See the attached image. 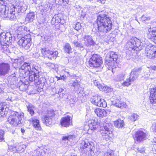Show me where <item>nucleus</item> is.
Returning <instances> with one entry per match:
<instances>
[{
	"mask_svg": "<svg viewBox=\"0 0 156 156\" xmlns=\"http://www.w3.org/2000/svg\"><path fill=\"white\" fill-rule=\"evenodd\" d=\"M41 53L42 54H45L47 57L50 59H55L58 55V52L57 51L53 52L46 48H42L41 49Z\"/></svg>",
	"mask_w": 156,
	"mask_h": 156,
	"instance_id": "obj_10",
	"label": "nucleus"
},
{
	"mask_svg": "<svg viewBox=\"0 0 156 156\" xmlns=\"http://www.w3.org/2000/svg\"><path fill=\"white\" fill-rule=\"evenodd\" d=\"M30 41L31 35L30 34H28L21 37L18 41V43L21 48H24L26 50H28L31 45Z\"/></svg>",
	"mask_w": 156,
	"mask_h": 156,
	"instance_id": "obj_5",
	"label": "nucleus"
},
{
	"mask_svg": "<svg viewBox=\"0 0 156 156\" xmlns=\"http://www.w3.org/2000/svg\"><path fill=\"white\" fill-rule=\"evenodd\" d=\"M51 23L52 25H56L57 24V22H56V19L55 17V16L52 19L51 21Z\"/></svg>",
	"mask_w": 156,
	"mask_h": 156,
	"instance_id": "obj_54",
	"label": "nucleus"
},
{
	"mask_svg": "<svg viewBox=\"0 0 156 156\" xmlns=\"http://www.w3.org/2000/svg\"><path fill=\"white\" fill-rule=\"evenodd\" d=\"M145 54L150 58H156V47L149 44L146 47Z\"/></svg>",
	"mask_w": 156,
	"mask_h": 156,
	"instance_id": "obj_7",
	"label": "nucleus"
},
{
	"mask_svg": "<svg viewBox=\"0 0 156 156\" xmlns=\"http://www.w3.org/2000/svg\"><path fill=\"white\" fill-rule=\"evenodd\" d=\"M72 88L75 91H78L80 87V85L77 80H76L73 81L72 83Z\"/></svg>",
	"mask_w": 156,
	"mask_h": 156,
	"instance_id": "obj_26",
	"label": "nucleus"
},
{
	"mask_svg": "<svg viewBox=\"0 0 156 156\" xmlns=\"http://www.w3.org/2000/svg\"><path fill=\"white\" fill-rule=\"evenodd\" d=\"M2 52L5 53L6 54L10 53V50L8 48V45H5L4 46Z\"/></svg>",
	"mask_w": 156,
	"mask_h": 156,
	"instance_id": "obj_48",
	"label": "nucleus"
},
{
	"mask_svg": "<svg viewBox=\"0 0 156 156\" xmlns=\"http://www.w3.org/2000/svg\"><path fill=\"white\" fill-rule=\"evenodd\" d=\"M15 12L13 10L10 9L9 11V13L7 15V18H9L11 20H14L16 18V16L15 15Z\"/></svg>",
	"mask_w": 156,
	"mask_h": 156,
	"instance_id": "obj_34",
	"label": "nucleus"
},
{
	"mask_svg": "<svg viewBox=\"0 0 156 156\" xmlns=\"http://www.w3.org/2000/svg\"><path fill=\"white\" fill-rule=\"evenodd\" d=\"M131 80L129 78L127 79L126 80L122 83V85L124 86H128L131 84V83L132 82L131 81Z\"/></svg>",
	"mask_w": 156,
	"mask_h": 156,
	"instance_id": "obj_44",
	"label": "nucleus"
},
{
	"mask_svg": "<svg viewBox=\"0 0 156 156\" xmlns=\"http://www.w3.org/2000/svg\"><path fill=\"white\" fill-rule=\"evenodd\" d=\"M62 0H55V2L56 4H60L62 2Z\"/></svg>",
	"mask_w": 156,
	"mask_h": 156,
	"instance_id": "obj_61",
	"label": "nucleus"
},
{
	"mask_svg": "<svg viewBox=\"0 0 156 156\" xmlns=\"http://www.w3.org/2000/svg\"><path fill=\"white\" fill-rule=\"evenodd\" d=\"M48 66L53 69H54L55 67V66L54 64L51 63H49L48 65Z\"/></svg>",
	"mask_w": 156,
	"mask_h": 156,
	"instance_id": "obj_60",
	"label": "nucleus"
},
{
	"mask_svg": "<svg viewBox=\"0 0 156 156\" xmlns=\"http://www.w3.org/2000/svg\"><path fill=\"white\" fill-rule=\"evenodd\" d=\"M97 23L99 31L102 34L107 33L112 29V21L105 14H99L97 16Z\"/></svg>",
	"mask_w": 156,
	"mask_h": 156,
	"instance_id": "obj_2",
	"label": "nucleus"
},
{
	"mask_svg": "<svg viewBox=\"0 0 156 156\" xmlns=\"http://www.w3.org/2000/svg\"><path fill=\"white\" fill-rule=\"evenodd\" d=\"M96 106L105 108L107 106V103L104 99H101L100 101H98Z\"/></svg>",
	"mask_w": 156,
	"mask_h": 156,
	"instance_id": "obj_35",
	"label": "nucleus"
},
{
	"mask_svg": "<svg viewBox=\"0 0 156 156\" xmlns=\"http://www.w3.org/2000/svg\"><path fill=\"white\" fill-rule=\"evenodd\" d=\"M84 44L87 46H90L94 45L95 43L91 37L89 36H84L83 37Z\"/></svg>",
	"mask_w": 156,
	"mask_h": 156,
	"instance_id": "obj_12",
	"label": "nucleus"
},
{
	"mask_svg": "<svg viewBox=\"0 0 156 156\" xmlns=\"http://www.w3.org/2000/svg\"><path fill=\"white\" fill-rule=\"evenodd\" d=\"M10 65L7 63H0V76H5L10 70Z\"/></svg>",
	"mask_w": 156,
	"mask_h": 156,
	"instance_id": "obj_9",
	"label": "nucleus"
},
{
	"mask_svg": "<svg viewBox=\"0 0 156 156\" xmlns=\"http://www.w3.org/2000/svg\"><path fill=\"white\" fill-rule=\"evenodd\" d=\"M26 147V145L24 144L20 145L16 147L15 146H13L12 147V148L11 151L16 150L17 152L20 153L24 151Z\"/></svg>",
	"mask_w": 156,
	"mask_h": 156,
	"instance_id": "obj_18",
	"label": "nucleus"
},
{
	"mask_svg": "<svg viewBox=\"0 0 156 156\" xmlns=\"http://www.w3.org/2000/svg\"><path fill=\"white\" fill-rule=\"evenodd\" d=\"M94 85L97 86L99 89H104V87L100 83H99L97 80H94Z\"/></svg>",
	"mask_w": 156,
	"mask_h": 156,
	"instance_id": "obj_43",
	"label": "nucleus"
},
{
	"mask_svg": "<svg viewBox=\"0 0 156 156\" xmlns=\"http://www.w3.org/2000/svg\"><path fill=\"white\" fill-rule=\"evenodd\" d=\"M11 115L12 116L16 117H20L21 116H24V113L23 112L18 113L16 112L12 111L11 112Z\"/></svg>",
	"mask_w": 156,
	"mask_h": 156,
	"instance_id": "obj_38",
	"label": "nucleus"
},
{
	"mask_svg": "<svg viewBox=\"0 0 156 156\" xmlns=\"http://www.w3.org/2000/svg\"><path fill=\"white\" fill-rule=\"evenodd\" d=\"M118 57V55L115 52L111 51L108 53L106 55L105 58L111 59L112 60L116 61Z\"/></svg>",
	"mask_w": 156,
	"mask_h": 156,
	"instance_id": "obj_19",
	"label": "nucleus"
},
{
	"mask_svg": "<svg viewBox=\"0 0 156 156\" xmlns=\"http://www.w3.org/2000/svg\"><path fill=\"white\" fill-rule=\"evenodd\" d=\"M101 98L99 97L98 96H95L92 99L91 102L96 105L98 101L101 100Z\"/></svg>",
	"mask_w": 156,
	"mask_h": 156,
	"instance_id": "obj_36",
	"label": "nucleus"
},
{
	"mask_svg": "<svg viewBox=\"0 0 156 156\" xmlns=\"http://www.w3.org/2000/svg\"><path fill=\"white\" fill-rule=\"evenodd\" d=\"M34 49L36 50L33 52L32 56L34 58H37L39 56L40 54L38 53V51L36 48H34Z\"/></svg>",
	"mask_w": 156,
	"mask_h": 156,
	"instance_id": "obj_47",
	"label": "nucleus"
},
{
	"mask_svg": "<svg viewBox=\"0 0 156 156\" xmlns=\"http://www.w3.org/2000/svg\"><path fill=\"white\" fill-rule=\"evenodd\" d=\"M27 28L26 27H18L17 29L16 30V32L17 35H23L25 34L27 30Z\"/></svg>",
	"mask_w": 156,
	"mask_h": 156,
	"instance_id": "obj_25",
	"label": "nucleus"
},
{
	"mask_svg": "<svg viewBox=\"0 0 156 156\" xmlns=\"http://www.w3.org/2000/svg\"><path fill=\"white\" fill-rule=\"evenodd\" d=\"M21 69L24 70L25 72L27 71L29 72V78L30 81H34L36 83L38 81V78L39 77V72L40 69L37 66H34L32 68V70H31L29 64L25 63L21 66Z\"/></svg>",
	"mask_w": 156,
	"mask_h": 156,
	"instance_id": "obj_3",
	"label": "nucleus"
},
{
	"mask_svg": "<svg viewBox=\"0 0 156 156\" xmlns=\"http://www.w3.org/2000/svg\"><path fill=\"white\" fill-rule=\"evenodd\" d=\"M80 17L83 18L85 16L86 14L85 12H83L82 11H81L80 12Z\"/></svg>",
	"mask_w": 156,
	"mask_h": 156,
	"instance_id": "obj_58",
	"label": "nucleus"
},
{
	"mask_svg": "<svg viewBox=\"0 0 156 156\" xmlns=\"http://www.w3.org/2000/svg\"><path fill=\"white\" fill-rule=\"evenodd\" d=\"M80 147L82 153L86 156H94L97 155L98 153L96 152L97 149L93 145V143H90L87 140H82L80 143Z\"/></svg>",
	"mask_w": 156,
	"mask_h": 156,
	"instance_id": "obj_4",
	"label": "nucleus"
},
{
	"mask_svg": "<svg viewBox=\"0 0 156 156\" xmlns=\"http://www.w3.org/2000/svg\"><path fill=\"white\" fill-rule=\"evenodd\" d=\"M64 49L66 53H70L72 52V48L70 45L68 43L65 44L64 46Z\"/></svg>",
	"mask_w": 156,
	"mask_h": 156,
	"instance_id": "obj_31",
	"label": "nucleus"
},
{
	"mask_svg": "<svg viewBox=\"0 0 156 156\" xmlns=\"http://www.w3.org/2000/svg\"><path fill=\"white\" fill-rule=\"evenodd\" d=\"M6 37L4 41V42H5V43H11L12 41V36L10 32H7V35H6Z\"/></svg>",
	"mask_w": 156,
	"mask_h": 156,
	"instance_id": "obj_32",
	"label": "nucleus"
},
{
	"mask_svg": "<svg viewBox=\"0 0 156 156\" xmlns=\"http://www.w3.org/2000/svg\"><path fill=\"white\" fill-rule=\"evenodd\" d=\"M147 134L143 131L139 130L135 132L133 137L135 141L139 143L146 139Z\"/></svg>",
	"mask_w": 156,
	"mask_h": 156,
	"instance_id": "obj_8",
	"label": "nucleus"
},
{
	"mask_svg": "<svg viewBox=\"0 0 156 156\" xmlns=\"http://www.w3.org/2000/svg\"><path fill=\"white\" fill-rule=\"evenodd\" d=\"M94 112L98 117H104V113H105V110L100 108L96 109L94 111Z\"/></svg>",
	"mask_w": 156,
	"mask_h": 156,
	"instance_id": "obj_29",
	"label": "nucleus"
},
{
	"mask_svg": "<svg viewBox=\"0 0 156 156\" xmlns=\"http://www.w3.org/2000/svg\"><path fill=\"white\" fill-rule=\"evenodd\" d=\"M105 113H104V117L107 116H110L109 115V114L110 113V111L109 110H105Z\"/></svg>",
	"mask_w": 156,
	"mask_h": 156,
	"instance_id": "obj_55",
	"label": "nucleus"
},
{
	"mask_svg": "<svg viewBox=\"0 0 156 156\" xmlns=\"http://www.w3.org/2000/svg\"><path fill=\"white\" fill-rule=\"evenodd\" d=\"M102 58L97 54H94L89 61L90 66L98 67L102 63Z\"/></svg>",
	"mask_w": 156,
	"mask_h": 156,
	"instance_id": "obj_6",
	"label": "nucleus"
},
{
	"mask_svg": "<svg viewBox=\"0 0 156 156\" xmlns=\"http://www.w3.org/2000/svg\"><path fill=\"white\" fill-rule=\"evenodd\" d=\"M6 3L3 0H0V11L2 9H5L6 7Z\"/></svg>",
	"mask_w": 156,
	"mask_h": 156,
	"instance_id": "obj_46",
	"label": "nucleus"
},
{
	"mask_svg": "<svg viewBox=\"0 0 156 156\" xmlns=\"http://www.w3.org/2000/svg\"><path fill=\"white\" fill-rule=\"evenodd\" d=\"M149 20L150 18L149 17H146L145 16L143 15L141 17V20L143 21H145V20Z\"/></svg>",
	"mask_w": 156,
	"mask_h": 156,
	"instance_id": "obj_56",
	"label": "nucleus"
},
{
	"mask_svg": "<svg viewBox=\"0 0 156 156\" xmlns=\"http://www.w3.org/2000/svg\"><path fill=\"white\" fill-rule=\"evenodd\" d=\"M150 99L151 104L156 103V88L151 89Z\"/></svg>",
	"mask_w": 156,
	"mask_h": 156,
	"instance_id": "obj_14",
	"label": "nucleus"
},
{
	"mask_svg": "<svg viewBox=\"0 0 156 156\" xmlns=\"http://www.w3.org/2000/svg\"><path fill=\"white\" fill-rule=\"evenodd\" d=\"M42 121L47 126H49L52 124V120L51 118H43Z\"/></svg>",
	"mask_w": 156,
	"mask_h": 156,
	"instance_id": "obj_33",
	"label": "nucleus"
},
{
	"mask_svg": "<svg viewBox=\"0 0 156 156\" xmlns=\"http://www.w3.org/2000/svg\"><path fill=\"white\" fill-rule=\"evenodd\" d=\"M152 144L154 145V147L156 148V139L154 138L152 140Z\"/></svg>",
	"mask_w": 156,
	"mask_h": 156,
	"instance_id": "obj_59",
	"label": "nucleus"
},
{
	"mask_svg": "<svg viewBox=\"0 0 156 156\" xmlns=\"http://www.w3.org/2000/svg\"><path fill=\"white\" fill-rule=\"evenodd\" d=\"M129 120L132 122H134L137 120V118H129Z\"/></svg>",
	"mask_w": 156,
	"mask_h": 156,
	"instance_id": "obj_62",
	"label": "nucleus"
},
{
	"mask_svg": "<svg viewBox=\"0 0 156 156\" xmlns=\"http://www.w3.org/2000/svg\"><path fill=\"white\" fill-rule=\"evenodd\" d=\"M38 81H37V83H36L37 85L41 84L42 86L44 85L45 82L46 81V79L44 78H41L40 79L38 78Z\"/></svg>",
	"mask_w": 156,
	"mask_h": 156,
	"instance_id": "obj_41",
	"label": "nucleus"
},
{
	"mask_svg": "<svg viewBox=\"0 0 156 156\" xmlns=\"http://www.w3.org/2000/svg\"><path fill=\"white\" fill-rule=\"evenodd\" d=\"M4 132L3 131L0 130V140H2L4 139Z\"/></svg>",
	"mask_w": 156,
	"mask_h": 156,
	"instance_id": "obj_53",
	"label": "nucleus"
},
{
	"mask_svg": "<svg viewBox=\"0 0 156 156\" xmlns=\"http://www.w3.org/2000/svg\"><path fill=\"white\" fill-rule=\"evenodd\" d=\"M142 70V68L140 67L138 68H135L132 70L129 77L131 80V81L133 82L137 78Z\"/></svg>",
	"mask_w": 156,
	"mask_h": 156,
	"instance_id": "obj_11",
	"label": "nucleus"
},
{
	"mask_svg": "<svg viewBox=\"0 0 156 156\" xmlns=\"http://www.w3.org/2000/svg\"><path fill=\"white\" fill-rule=\"evenodd\" d=\"M75 138V136L74 135H69L67 136H63L62 137V140H73Z\"/></svg>",
	"mask_w": 156,
	"mask_h": 156,
	"instance_id": "obj_42",
	"label": "nucleus"
},
{
	"mask_svg": "<svg viewBox=\"0 0 156 156\" xmlns=\"http://www.w3.org/2000/svg\"><path fill=\"white\" fill-rule=\"evenodd\" d=\"M9 11L8 7L6 6L5 8V9H3L0 11V13H1L0 15H2L3 14L5 17H7V15H8L9 13Z\"/></svg>",
	"mask_w": 156,
	"mask_h": 156,
	"instance_id": "obj_30",
	"label": "nucleus"
},
{
	"mask_svg": "<svg viewBox=\"0 0 156 156\" xmlns=\"http://www.w3.org/2000/svg\"><path fill=\"white\" fill-rule=\"evenodd\" d=\"M6 35H7V32H2L0 33V39H1L3 41H4V39H5L6 37Z\"/></svg>",
	"mask_w": 156,
	"mask_h": 156,
	"instance_id": "obj_49",
	"label": "nucleus"
},
{
	"mask_svg": "<svg viewBox=\"0 0 156 156\" xmlns=\"http://www.w3.org/2000/svg\"><path fill=\"white\" fill-rule=\"evenodd\" d=\"M147 37L156 43V30L151 31V29H149L147 34Z\"/></svg>",
	"mask_w": 156,
	"mask_h": 156,
	"instance_id": "obj_17",
	"label": "nucleus"
},
{
	"mask_svg": "<svg viewBox=\"0 0 156 156\" xmlns=\"http://www.w3.org/2000/svg\"><path fill=\"white\" fill-rule=\"evenodd\" d=\"M124 75L121 74L117 76V77L119 78L118 80L120 81L123 79L124 78Z\"/></svg>",
	"mask_w": 156,
	"mask_h": 156,
	"instance_id": "obj_57",
	"label": "nucleus"
},
{
	"mask_svg": "<svg viewBox=\"0 0 156 156\" xmlns=\"http://www.w3.org/2000/svg\"><path fill=\"white\" fill-rule=\"evenodd\" d=\"M61 14H58L54 15L56 19V22H57V24L61 22Z\"/></svg>",
	"mask_w": 156,
	"mask_h": 156,
	"instance_id": "obj_45",
	"label": "nucleus"
},
{
	"mask_svg": "<svg viewBox=\"0 0 156 156\" xmlns=\"http://www.w3.org/2000/svg\"><path fill=\"white\" fill-rule=\"evenodd\" d=\"M28 111L29 112L31 116H32V115L34 113V112L33 110V108L34 106L31 104H29L27 106Z\"/></svg>",
	"mask_w": 156,
	"mask_h": 156,
	"instance_id": "obj_39",
	"label": "nucleus"
},
{
	"mask_svg": "<svg viewBox=\"0 0 156 156\" xmlns=\"http://www.w3.org/2000/svg\"><path fill=\"white\" fill-rule=\"evenodd\" d=\"M114 125L117 128H121L124 125V122L123 120L119 119L114 122Z\"/></svg>",
	"mask_w": 156,
	"mask_h": 156,
	"instance_id": "obj_28",
	"label": "nucleus"
},
{
	"mask_svg": "<svg viewBox=\"0 0 156 156\" xmlns=\"http://www.w3.org/2000/svg\"><path fill=\"white\" fill-rule=\"evenodd\" d=\"M135 39L136 40V43L135 48H134V49L137 51L141 50L144 47L143 43L136 37H135Z\"/></svg>",
	"mask_w": 156,
	"mask_h": 156,
	"instance_id": "obj_15",
	"label": "nucleus"
},
{
	"mask_svg": "<svg viewBox=\"0 0 156 156\" xmlns=\"http://www.w3.org/2000/svg\"><path fill=\"white\" fill-rule=\"evenodd\" d=\"M105 64L109 70L113 69L115 68L116 63L115 61L105 58Z\"/></svg>",
	"mask_w": 156,
	"mask_h": 156,
	"instance_id": "obj_13",
	"label": "nucleus"
},
{
	"mask_svg": "<svg viewBox=\"0 0 156 156\" xmlns=\"http://www.w3.org/2000/svg\"><path fill=\"white\" fill-rule=\"evenodd\" d=\"M5 44L2 45L1 43L0 44V51H1L2 52L4 46H5Z\"/></svg>",
	"mask_w": 156,
	"mask_h": 156,
	"instance_id": "obj_63",
	"label": "nucleus"
},
{
	"mask_svg": "<svg viewBox=\"0 0 156 156\" xmlns=\"http://www.w3.org/2000/svg\"><path fill=\"white\" fill-rule=\"evenodd\" d=\"M18 118H8V121L11 124L14 126H17L21 123L20 119H18Z\"/></svg>",
	"mask_w": 156,
	"mask_h": 156,
	"instance_id": "obj_20",
	"label": "nucleus"
},
{
	"mask_svg": "<svg viewBox=\"0 0 156 156\" xmlns=\"http://www.w3.org/2000/svg\"><path fill=\"white\" fill-rule=\"evenodd\" d=\"M55 112L52 109H50L47 111V114L44 117H53L55 116Z\"/></svg>",
	"mask_w": 156,
	"mask_h": 156,
	"instance_id": "obj_40",
	"label": "nucleus"
},
{
	"mask_svg": "<svg viewBox=\"0 0 156 156\" xmlns=\"http://www.w3.org/2000/svg\"><path fill=\"white\" fill-rule=\"evenodd\" d=\"M35 15L34 12H30L27 14L25 18V21L28 23L32 22L34 19Z\"/></svg>",
	"mask_w": 156,
	"mask_h": 156,
	"instance_id": "obj_24",
	"label": "nucleus"
},
{
	"mask_svg": "<svg viewBox=\"0 0 156 156\" xmlns=\"http://www.w3.org/2000/svg\"><path fill=\"white\" fill-rule=\"evenodd\" d=\"M70 118H62L60 122L62 126L67 127L68 126L70 123Z\"/></svg>",
	"mask_w": 156,
	"mask_h": 156,
	"instance_id": "obj_21",
	"label": "nucleus"
},
{
	"mask_svg": "<svg viewBox=\"0 0 156 156\" xmlns=\"http://www.w3.org/2000/svg\"><path fill=\"white\" fill-rule=\"evenodd\" d=\"M135 41L136 40H135V37L130 39L128 40L126 43V47L132 49H134V48H135Z\"/></svg>",
	"mask_w": 156,
	"mask_h": 156,
	"instance_id": "obj_22",
	"label": "nucleus"
},
{
	"mask_svg": "<svg viewBox=\"0 0 156 156\" xmlns=\"http://www.w3.org/2000/svg\"><path fill=\"white\" fill-rule=\"evenodd\" d=\"M8 110L7 106L5 103H0V117H3L5 114V112Z\"/></svg>",
	"mask_w": 156,
	"mask_h": 156,
	"instance_id": "obj_16",
	"label": "nucleus"
},
{
	"mask_svg": "<svg viewBox=\"0 0 156 156\" xmlns=\"http://www.w3.org/2000/svg\"><path fill=\"white\" fill-rule=\"evenodd\" d=\"M27 9V6L26 5H24L20 7V11L22 12H23L26 11Z\"/></svg>",
	"mask_w": 156,
	"mask_h": 156,
	"instance_id": "obj_51",
	"label": "nucleus"
},
{
	"mask_svg": "<svg viewBox=\"0 0 156 156\" xmlns=\"http://www.w3.org/2000/svg\"><path fill=\"white\" fill-rule=\"evenodd\" d=\"M112 103L113 105L119 108H121L125 104L124 102H122L119 99L115 100V101H113Z\"/></svg>",
	"mask_w": 156,
	"mask_h": 156,
	"instance_id": "obj_27",
	"label": "nucleus"
},
{
	"mask_svg": "<svg viewBox=\"0 0 156 156\" xmlns=\"http://www.w3.org/2000/svg\"><path fill=\"white\" fill-rule=\"evenodd\" d=\"M152 128L154 132H156V123L152 126Z\"/></svg>",
	"mask_w": 156,
	"mask_h": 156,
	"instance_id": "obj_64",
	"label": "nucleus"
},
{
	"mask_svg": "<svg viewBox=\"0 0 156 156\" xmlns=\"http://www.w3.org/2000/svg\"><path fill=\"white\" fill-rule=\"evenodd\" d=\"M73 44H74L75 47H78L79 48H80V49H81L82 50H83L84 49L83 44L80 42L75 41L73 42Z\"/></svg>",
	"mask_w": 156,
	"mask_h": 156,
	"instance_id": "obj_37",
	"label": "nucleus"
},
{
	"mask_svg": "<svg viewBox=\"0 0 156 156\" xmlns=\"http://www.w3.org/2000/svg\"><path fill=\"white\" fill-rule=\"evenodd\" d=\"M91 124L94 126L95 125L99 124L100 130L102 137L106 141H108L112 136V132L110 130V128L112 126L111 123L101 122L100 118H93Z\"/></svg>",
	"mask_w": 156,
	"mask_h": 156,
	"instance_id": "obj_1",
	"label": "nucleus"
},
{
	"mask_svg": "<svg viewBox=\"0 0 156 156\" xmlns=\"http://www.w3.org/2000/svg\"><path fill=\"white\" fill-rule=\"evenodd\" d=\"M30 121L32 122V125L37 130H41V128L40 125L39 121L38 120L36 119H31Z\"/></svg>",
	"mask_w": 156,
	"mask_h": 156,
	"instance_id": "obj_23",
	"label": "nucleus"
},
{
	"mask_svg": "<svg viewBox=\"0 0 156 156\" xmlns=\"http://www.w3.org/2000/svg\"><path fill=\"white\" fill-rule=\"evenodd\" d=\"M81 28V23H76V25L75 26V29L76 30H80Z\"/></svg>",
	"mask_w": 156,
	"mask_h": 156,
	"instance_id": "obj_52",
	"label": "nucleus"
},
{
	"mask_svg": "<svg viewBox=\"0 0 156 156\" xmlns=\"http://www.w3.org/2000/svg\"><path fill=\"white\" fill-rule=\"evenodd\" d=\"M113 155V152L112 151L106 152L104 154V156H112Z\"/></svg>",
	"mask_w": 156,
	"mask_h": 156,
	"instance_id": "obj_50",
	"label": "nucleus"
}]
</instances>
